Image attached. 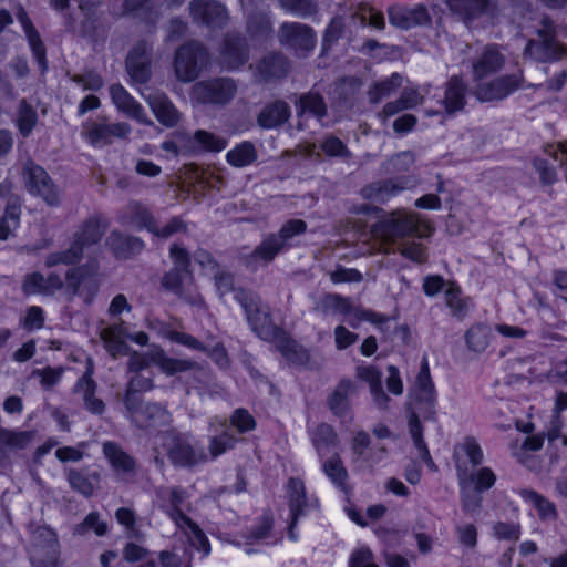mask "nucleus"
I'll list each match as a JSON object with an SVG mask.
<instances>
[{
    "instance_id": "4c0bfd02",
    "label": "nucleus",
    "mask_w": 567,
    "mask_h": 567,
    "mask_svg": "<svg viewBox=\"0 0 567 567\" xmlns=\"http://www.w3.org/2000/svg\"><path fill=\"white\" fill-rule=\"evenodd\" d=\"M503 55L494 48H486L473 62V78L475 81L496 73L503 65Z\"/></svg>"
},
{
    "instance_id": "a211bd4d",
    "label": "nucleus",
    "mask_w": 567,
    "mask_h": 567,
    "mask_svg": "<svg viewBox=\"0 0 567 567\" xmlns=\"http://www.w3.org/2000/svg\"><path fill=\"white\" fill-rule=\"evenodd\" d=\"M279 40L295 51L306 53L313 50L317 42L315 30L300 22H284L279 28Z\"/></svg>"
},
{
    "instance_id": "2eb2a0df",
    "label": "nucleus",
    "mask_w": 567,
    "mask_h": 567,
    "mask_svg": "<svg viewBox=\"0 0 567 567\" xmlns=\"http://www.w3.org/2000/svg\"><path fill=\"white\" fill-rule=\"evenodd\" d=\"M103 454L109 461L116 478L125 484L136 482L137 463L136 460L126 453L117 443L106 441L103 443Z\"/></svg>"
},
{
    "instance_id": "bb28decb",
    "label": "nucleus",
    "mask_w": 567,
    "mask_h": 567,
    "mask_svg": "<svg viewBox=\"0 0 567 567\" xmlns=\"http://www.w3.org/2000/svg\"><path fill=\"white\" fill-rule=\"evenodd\" d=\"M221 64L227 70H236L248 61L246 40L239 34L227 33L220 51Z\"/></svg>"
},
{
    "instance_id": "7c9ffc66",
    "label": "nucleus",
    "mask_w": 567,
    "mask_h": 567,
    "mask_svg": "<svg viewBox=\"0 0 567 567\" xmlns=\"http://www.w3.org/2000/svg\"><path fill=\"white\" fill-rule=\"evenodd\" d=\"M290 116V105L282 100H276L261 109L257 115V124L265 130L277 128L287 123Z\"/></svg>"
},
{
    "instance_id": "9b49d317",
    "label": "nucleus",
    "mask_w": 567,
    "mask_h": 567,
    "mask_svg": "<svg viewBox=\"0 0 567 567\" xmlns=\"http://www.w3.org/2000/svg\"><path fill=\"white\" fill-rule=\"evenodd\" d=\"M23 179L25 188L31 195L41 197L51 207L60 205L59 187L43 167L33 162L24 164Z\"/></svg>"
},
{
    "instance_id": "0e129e2a",
    "label": "nucleus",
    "mask_w": 567,
    "mask_h": 567,
    "mask_svg": "<svg viewBox=\"0 0 567 567\" xmlns=\"http://www.w3.org/2000/svg\"><path fill=\"white\" fill-rule=\"evenodd\" d=\"M33 433L28 431H12L0 427V444L13 450H23L32 441Z\"/></svg>"
},
{
    "instance_id": "ddd939ff",
    "label": "nucleus",
    "mask_w": 567,
    "mask_h": 567,
    "mask_svg": "<svg viewBox=\"0 0 567 567\" xmlns=\"http://www.w3.org/2000/svg\"><path fill=\"white\" fill-rule=\"evenodd\" d=\"M451 14L471 27L484 16L495 17L498 13V0H443Z\"/></svg>"
},
{
    "instance_id": "ea45409f",
    "label": "nucleus",
    "mask_w": 567,
    "mask_h": 567,
    "mask_svg": "<svg viewBox=\"0 0 567 567\" xmlns=\"http://www.w3.org/2000/svg\"><path fill=\"white\" fill-rule=\"evenodd\" d=\"M457 482L466 483L471 488L484 493L491 489L496 483V474L491 467L483 466L475 471L466 470L464 475L462 473L456 474Z\"/></svg>"
},
{
    "instance_id": "39448f33",
    "label": "nucleus",
    "mask_w": 567,
    "mask_h": 567,
    "mask_svg": "<svg viewBox=\"0 0 567 567\" xmlns=\"http://www.w3.org/2000/svg\"><path fill=\"white\" fill-rule=\"evenodd\" d=\"M307 229L308 225L302 219L287 220L277 233H271L264 237L261 243L251 252V258L262 260L266 264L271 262L279 254L293 247L292 240L297 236L303 235Z\"/></svg>"
},
{
    "instance_id": "58836bf2",
    "label": "nucleus",
    "mask_w": 567,
    "mask_h": 567,
    "mask_svg": "<svg viewBox=\"0 0 567 567\" xmlns=\"http://www.w3.org/2000/svg\"><path fill=\"white\" fill-rule=\"evenodd\" d=\"M278 351L290 362L302 363L308 359L306 349L293 340L282 328L276 332V338L270 339Z\"/></svg>"
},
{
    "instance_id": "8fccbe9b",
    "label": "nucleus",
    "mask_w": 567,
    "mask_h": 567,
    "mask_svg": "<svg viewBox=\"0 0 567 567\" xmlns=\"http://www.w3.org/2000/svg\"><path fill=\"white\" fill-rule=\"evenodd\" d=\"M348 323L353 329L360 327L361 322L367 321L371 324L375 326L379 330L383 331V327L390 321V317L372 309L355 307L352 305V310L350 311Z\"/></svg>"
},
{
    "instance_id": "1a4fd4ad",
    "label": "nucleus",
    "mask_w": 567,
    "mask_h": 567,
    "mask_svg": "<svg viewBox=\"0 0 567 567\" xmlns=\"http://www.w3.org/2000/svg\"><path fill=\"white\" fill-rule=\"evenodd\" d=\"M238 90L236 81L228 76L198 81L192 89V97L199 104L225 106L235 97Z\"/></svg>"
},
{
    "instance_id": "a18cd8bd",
    "label": "nucleus",
    "mask_w": 567,
    "mask_h": 567,
    "mask_svg": "<svg viewBox=\"0 0 567 567\" xmlns=\"http://www.w3.org/2000/svg\"><path fill=\"white\" fill-rule=\"evenodd\" d=\"M522 498L530 503L537 511L538 517L543 522H554L558 518V512L555 503L534 489H522L519 492Z\"/></svg>"
},
{
    "instance_id": "603ef678",
    "label": "nucleus",
    "mask_w": 567,
    "mask_h": 567,
    "mask_svg": "<svg viewBox=\"0 0 567 567\" xmlns=\"http://www.w3.org/2000/svg\"><path fill=\"white\" fill-rule=\"evenodd\" d=\"M258 158V153L255 145L249 141H244L237 144L234 148L227 152L226 161L234 167H246Z\"/></svg>"
},
{
    "instance_id": "69168bd1",
    "label": "nucleus",
    "mask_w": 567,
    "mask_h": 567,
    "mask_svg": "<svg viewBox=\"0 0 567 567\" xmlns=\"http://www.w3.org/2000/svg\"><path fill=\"white\" fill-rule=\"evenodd\" d=\"M32 546L47 551L59 550L56 534L48 526H39L33 533Z\"/></svg>"
},
{
    "instance_id": "c85d7f7f",
    "label": "nucleus",
    "mask_w": 567,
    "mask_h": 567,
    "mask_svg": "<svg viewBox=\"0 0 567 567\" xmlns=\"http://www.w3.org/2000/svg\"><path fill=\"white\" fill-rule=\"evenodd\" d=\"M66 481L70 487L84 496L91 497L101 482V472L89 466L82 468H69L65 471Z\"/></svg>"
},
{
    "instance_id": "680f3d73",
    "label": "nucleus",
    "mask_w": 567,
    "mask_h": 567,
    "mask_svg": "<svg viewBox=\"0 0 567 567\" xmlns=\"http://www.w3.org/2000/svg\"><path fill=\"white\" fill-rule=\"evenodd\" d=\"M279 7L287 13L299 18H309L319 12L317 0H277Z\"/></svg>"
},
{
    "instance_id": "0eeeda50",
    "label": "nucleus",
    "mask_w": 567,
    "mask_h": 567,
    "mask_svg": "<svg viewBox=\"0 0 567 567\" xmlns=\"http://www.w3.org/2000/svg\"><path fill=\"white\" fill-rule=\"evenodd\" d=\"M127 369L130 372L138 373L150 365L158 367L167 375H174L178 372H185L196 367V362L190 360L174 359L166 355L159 347H153L150 351L140 353L130 351Z\"/></svg>"
},
{
    "instance_id": "f704fd0d",
    "label": "nucleus",
    "mask_w": 567,
    "mask_h": 567,
    "mask_svg": "<svg viewBox=\"0 0 567 567\" xmlns=\"http://www.w3.org/2000/svg\"><path fill=\"white\" fill-rule=\"evenodd\" d=\"M355 392V384L350 379H342L327 400L333 415L343 417L350 410L349 395Z\"/></svg>"
},
{
    "instance_id": "473e14b6",
    "label": "nucleus",
    "mask_w": 567,
    "mask_h": 567,
    "mask_svg": "<svg viewBox=\"0 0 567 567\" xmlns=\"http://www.w3.org/2000/svg\"><path fill=\"white\" fill-rule=\"evenodd\" d=\"M227 146V141L214 133L205 130H197L192 137L188 138L187 144H184L185 152L189 154L202 152H220Z\"/></svg>"
},
{
    "instance_id": "393cba45",
    "label": "nucleus",
    "mask_w": 567,
    "mask_h": 567,
    "mask_svg": "<svg viewBox=\"0 0 567 567\" xmlns=\"http://www.w3.org/2000/svg\"><path fill=\"white\" fill-rule=\"evenodd\" d=\"M110 95L118 111L144 125H153L144 107L121 84L110 86Z\"/></svg>"
},
{
    "instance_id": "72a5a7b5",
    "label": "nucleus",
    "mask_w": 567,
    "mask_h": 567,
    "mask_svg": "<svg viewBox=\"0 0 567 567\" xmlns=\"http://www.w3.org/2000/svg\"><path fill=\"white\" fill-rule=\"evenodd\" d=\"M148 104L157 121L166 127H174L181 120V114L171 100L163 93L148 96Z\"/></svg>"
},
{
    "instance_id": "6e6552de",
    "label": "nucleus",
    "mask_w": 567,
    "mask_h": 567,
    "mask_svg": "<svg viewBox=\"0 0 567 567\" xmlns=\"http://www.w3.org/2000/svg\"><path fill=\"white\" fill-rule=\"evenodd\" d=\"M209 63L207 49L197 41H189L181 45L174 58L176 78L182 82L196 80L202 70Z\"/></svg>"
},
{
    "instance_id": "aec40b11",
    "label": "nucleus",
    "mask_w": 567,
    "mask_h": 567,
    "mask_svg": "<svg viewBox=\"0 0 567 567\" xmlns=\"http://www.w3.org/2000/svg\"><path fill=\"white\" fill-rule=\"evenodd\" d=\"M189 12L194 22L212 29L223 28L227 20V9L216 0H193Z\"/></svg>"
},
{
    "instance_id": "423d86ee",
    "label": "nucleus",
    "mask_w": 567,
    "mask_h": 567,
    "mask_svg": "<svg viewBox=\"0 0 567 567\" xmlns=\"http://www.w3.org/2000/svg\"><path fill=\"white\" fill-rule=\"evenodd\" d=\"M237 302L245 311L251 330L262 340L276 338L280 327L275 324L267 307L261 303L260 297L252 291H238Z\"/></svg>"
},
{
    "instance_id": "79ce46f5",
    "label": "nucleus",
    "mask_w": 567,
    "mask_h": 567,
    "mask_svg": "<svg viewBox=\"0 0 567 567\" xmlns=\"http://www.w3.org/2000/svg\"><path fill=\"white\" fill-rule=\"evenodd\" d=\"M310 440L320 458L326 456L331 449L339 444V437L334 429L328 423H320L310 432Z\"/></svg>"
},
{
    "instance_id": "4d7b16f0",
    "label": "nucleus",
    "mask_w": 567,
    "mask_h": 567,
    "mask_svg": "<svg viewBox=\"0 0 567 567\" xmlns=\"http://www.w3.org/2000/svg\"><path fill=\"white\" fill-rule=\"evenodd\" d=\"M37 124L38 113L35 109L27 101V99H22L19 102L16 118V125L18 127L19 133L23 137H28L31 135Z\"/></svg>"
},
{
    "instance_id": "9d476101",
    "label": "nucleus",
    "mask_w": 567,
    "mask_h": 567,
    "mask_svg": "<svg viewBox=\"0 0 567 567\" xmlns=\"http://www.w3.org/2000/svg\"><path fill=\"white\" fill-rule=\"evenodd\" d=\"M539 39L527 42L524 54L542 63H551L560 60L565 54V48L556 40L553 23L548 19L543 20V28L537 31Z\"/></svg>"
},
{
    "instance_id": "5fc2aeb1",
    "label": "nucleus",
    "mask_w": 567,
    "mask_h": 567,
    "mask_svg": "<svg viewBox=\"0 0 567 567\" xmlns=\"http://www.w3.org/2000/svg\"><path fill=\"white\" fill-rule=\"evenodd\" d=\"M115 518L120 525L125 529V535L128 539L143 543L146 539V534L137 526L136 513L128 507H120L115 511Z\"/></svg>"
},
{
    "instance_id": "e433bc0d",
    "label": "nucleus",
    "mask_w": 567,
    "mask_h": 567,
    "mask_svg": "<svg viewBox=\"0 0 567 567\" xmlns=\"http://www.w3.org/2000/svg\"><path fill=\"white\" fill-rule=\"evenodd\" d=\"M297 116L301 117L306 113L316 117L319 122H321L328 114V106L324 97L313 89L307 93H302L297 102Z\"/></svg>"
},
{
    "instance_id": "c756f323",
    "label": "nucleus",
    "mask_w": 567,
    "mask_h": 567,
    "mask_svg": "<svg viewBox=\"0 0 567 567\" xmlns=\"http://www.w3.org/2000/svg\"><path fill=\"white\" fill-rule=\"evenodd\" d=\"M105 245L116 259H131L144 249V241L135 236L124 235L113 230L106 238Z\"/></svg>"
},
{
    "instance_id": "09e8293b",
    "label": "nucleus",
    "mask_w": 567,
    "mask_h": 567,
    "mask_svg": "<svg viewBox=\"0 0 567 567\" xmlns=\"http://www.w3.org/2000/svg\"><path fill=\"white\" fill-rule=\"evenodd\" d=\"M186 278H189L188 274L172 268L169 271L165 272L162 277L161 285L162 287L178 296L179 298L185 299L190 305H199L202 302V298L198 295L195 296H184L183 295V282Z\"/></svg>"
},
{
    "instance_id": "338daca9",
    "label": "nucleus",
    "mask_w": 567,
    "mask_h": 567,
    "mask_svg": "<svg viewBox=\"0 0 567 567\" xmlns=\"http://www.w3.org/2000/svg\"><path fill=\"white\" fill-rule=\"evenodd\" d=\"M460 499L463 512L475 513L482 508V493L471 488L466 483L458 482Z\"/></svg>"
},
{
    "instance_id": "de8ad7c7",
    "label": "nucleus",
    "mask_w": 567,
    "mask_h": 567,
    "mask_svg": "<svg viewBox=\"0 0 567 567\" xmlns=\"http://www.w3.org/2000/svg\"><path fill=\"white\" fill-rule=\"evenodd\" d=\"M423 102V97L416 90H403L400 97L395 101L388 102L379 116H382L383 120H386L401 111L414 109L419 104Z\"/></svg>"
},
{
    "instance_id": "2f4dec72",
    "label": "nucleus",
    "mask_w": 567,
    "mask_h": 567,
    "mask_svg": "<svg viewBox=\"0 0 567 567\" xmlns=\"http://www.w3.org/2000/svg\"><path fill=\"white\" fill-rule=\"evenodd\" d=\"M357 378L367 382L375 405L381 409H388L390 398L383 390L382 372L374 365H359L355 370Z\"/></svg>"
},
{
    "instance_id": "6ab92c4d",
    "label": "nucleus",
    "mask_w": 567,
    "mask_h": 567,
    "mask_svg": "<svg viewBox=\"0 0 567 567\" xmlns=\"http://www.w3.org/2000/svg\"><path fill=\"white\" fill-rule=\"evenodd\" d=\"M388 17L391 25L410 30L416 27H426L432 22V18L425 6L417 4L413 8L393 4L388 8Z\"/></svg>"
},
{
    "instance_id": "f8f14e48",
    "label": "nucleus",
    "mask_w": 567,
    "mask_h": 567,
    "mask_svg": "<svg viewBox=\"0 0 567 567\" xmlns=\"http://www.w3.org/2000/svg\"><path fill=\"white\" fill-rule=\"evenodd\" d=\"M417 220L414 214L404 209H396L384 214L383 217L372 226V231L384 239L403 238L417 233Z\"/></svg>"
},
{
    "instance_id": "f03ea898",
    "label": "nucleus",
    "mask_w": 567,
    "mask_h": 567,
    "mask_svg": "<svg viewBox=\"0 0 567 567\" xmlns=\"http://www.w3.org/2000/svg\"><path fill=\"white\" fill-rule=\"evenodd\" d=\"M162 446L174 467L192 468L207 461L204 446L190 433L177 429L162 433Z\"/></svg>"
},
{
    "instance_id": "b1692460",
    "label": "nucleus",
    "mask_w": 567,
    "mask_h": 567,
    "mask_svg": "<svg viewBox=\"0 0 567 567\" xmlns=\"http://www.w3.org/2000/svg\"><path fill=\"white\" fill-rule=\"evenodd\" d=\"M452 458L454 461L456 474L468 470V465L477 467L484 461V453L481 445L473 436H466L462 442L454 446Z\"/></svg>"
},
{
    "instance_id": "052dcab7",
    "label": "nucleus",
    "mask_w": 567,
    "mask_h": 567,
    "mask_svg": "<svg viewBox=\"0 0 567 567\" xmlns=\"http://www.w3.org/2000/svg\"><path fill=\"white\" fill-rule=\"evenodd\" d=\"M350 18L353 21H359L361 27H364L367 23L379 30L382 31L385 28V19L381 11L374 10V8L370 7L367 3H360L358 11L351 13Z\"/></svg>"
},
{
    "instance_id": "5701e85b",
    "label": "nucleus",
    "mask_w": 567,
    "mask_h": 567,
    "mask_svg": "<svg viewBox=\"0 0 567 567\" xmlns=\"http://www.w3.org/2000/svg\"><path fill=\"white\" fill-rule=\"evenodd\" d=\"M131 133L127 123H92L86 127V140L94 147H104L113 143L114 138H126Z\"/></svg>"
},
{
    "instance_id": "3c124183",
    "label": "nucleus",
    "mask_w": 567,
    "mask_h": 567,
    "mask_svg": "<svg viewBox=\"0 0 567 567\" xmlns=\"http://www.w3.org/2000/svg\"><path fill=\"white\" fill-rule=\"evenodd\" d=\"M153 388L154 382L152 378L136 373L126 384L125 392L122 398L123 405H131V401H134V404L144 401L142 393L151 391Z\"/></svg>"
},
{
    "instance_id": "7ed1b4c3",
    "label": "nucleus",
    "mask_w": 567,
    "mask_h": 567,
    "mask_svg": "<svg viewBox=\"0 0 567 567\" xmlns=\"http://www.w3.org/2000/svg\"><path fill=\"white\" fill-rule=\"evenodd\" d=\"M125 417L136 429L146 432L150 435L159 434L162 436L163 427H168L173 423V415L167 406L161 402L142 401L124 406Z\"/></svg>"
},
{
    "instance_id": "49530a36",
    "label": "nucleus",
    "mask_w": 567,
    "mask_h": 567,
    "mask_svg": "<svg viewBox=\"0 0 567 567\" xmlns=\"http://www.w3.org/2000/svg\"><path fill=\"white\" fill-rule=\"evenodd\" d=\"M315 310L328 316L331 313H340L343 316L350 315L352 310V302L349 297H343L339 293H324L317 302Z\"/></svg>"
},
{
    "instance_id": "c9c22d12",
    "label": "nucleus",
    "mask_w": 567,
    "mask_h": 567,
    "mask_svg": "<svg viewBox=\"0 0 567 567\" xmlns=\"http://www.w3.org/2000/svg\"><path fill=\"white\" fill-rule=\"evenodd\" d=\"M493 339V329L485 322L473 323L464 333L466 348L474 353H483Z\"/></svg>"
},
{
    "instance_id": "f257e3e1",
    "label": "nucleus",
    "mask_w": 567,
    "mask_h": 567,
    "mask_svg": "<svg viewBox=\"0 0 567 567\" xmlns=\"http://www.w3.org/2000/svg\"><path fill=\"white\" fill-rule=\"evenodd\" d=\"M406 410L409 433L413 444L419 451L421 460L432 471H436L437 467L423 437V425L421 423V417L424 420H435L436 415V393L430 374L429 363L425 359L421 363Z\"/></svg>"
},
{
    "instance_id": "864d4df0",
    "label": "nucleus",
    "mask_w": 567,
    "mask_h": 567,
    "mask_svg": "<svg viewBox=\"0 0 567 567\" xmlns=\"http://www.w3.org/2000/svg\"><path fill=\"white\" fill-rule=\"evenodd\" d=\"M288 505L290 514L305 515L307 503L306 487L299 477H290L288 481Z\"/></svg>"
},
{
    "instance_id": "4468645a",
    "label": "nucleus",
    "mask_w": 567,
    "mask_h": 567,
    "mask_svg": "<svg viewBox=\"0 0 567 567\" xmlns=\"http://www.w3.org/2000/svg\"><path fill=\"white\" fill-rule=\"evenodd\" d=\"M522 71L502 75L489 82H481L475 86L474 94L481 102L502 101L516 92L523 84Z\"/></svg>"
},
{
    "instance_id": "20e7f679",
    "label": "nucleus",
    "mask_w": 567,
    "mask_h": 567,
    "mask_svg": "<svg viewBox=\"0 0 567 567\" xmlns=\"http://www.w3.org/2000/svg\"><path fill=\"white\" fill-rule=\"evenodd\" d=\"M101 282L102 274L96 258H89L86 262L71 267L65 272V292L82 298L87 305L96 297Z\"/></svg>"
},
{
    "instance_id": "a19ab883",
    "label": "nucleus",
    "mask_w": 567,
    "mask_h": 567,
    "mask_svg": "<svg viewBox=\"0 0 567 567\" xmlns=\"http://www.w3.org/2000/svg\"><path fill=\"white\" fill-rule=\"evenodd\" d=\"M288 71L289 61L280 53H271L258 64V73L265 82L281 79L287 75Z\"/></svg>"
},
{
    "instance_id": "dca6fc26",
    "label": "nucleus",
    "mask_w": 567,
    "mask_h": 567,
    "mask_svg": "<svg viewBox=\"0 0 567 567\" xmlns=\"http://www.w3.org/2000/svg\"><path fill=\"white\" fill-rule=\"evenodd\" d=\"M414 184L415 181L410 176H398L372 182L363 186L360 194L364 199L385 204L404 189L414 186Z\"/></svg>"
},
{
    "instance_id": "13d9d810",
    "label": "nucleus",
    "mask_w": 567,
    "mask_h": 567,
    "mask_svg": "<svg viewBox=\"0 0 567 567\" xmlns=\"http://www.w3.org/2000/svg\"><path fill=\"white\" fill-rule=\"evenodd\" d=\"M83 258V251L73 241L68 249L51 252L45 257L44 265L48 268L55 267L58 265L65 266H80L79 262Z\"/></svg>"
},
{
    "instance_id": "37998d69",
    "label": "nucleus",
    "mask_w": 567,
    "mask_h": 567,
    "mask_svg": "<svg viewBox=\"0 0 567 567\" xmlns=\"http://www.w3.org/2000/svg\"><path fill=\"white\" fill-rule=\"evenodd\" d=\"M322 471L334 487L346 494L351 491V487L348 484V471L338 453H334L330 458L322 462Z\"/></svg>"
},
{
    "instance_id": "cd10ccee",
    "label": "nucleus",
    "mask_w": 567,
    "mask_h": 567,
    "mask_svg": "<svg viewBox=\"0 0 567 567\" xmlns=\"http://www.w3.org/2000/svg\"><path fill=\"white\" fill-rule=\"evenodd\" d=\"M97 384L93 380V368L89 365L83 375L74 384L73 392L80 393L86 411L94 415H101L105 411V403L96 394Z\"/></svg>"
},
{
    "instance_id": "e2e57ef3",
    "label": "nucleus",
    "mask_w": 567,
    "mask_h": 567,
    "mask_svg": "<svg viewBox=\"0 0 567 567\" xmlns=\"http://www.w3.org/2000/svg\"><path fill=\"white\" fill-rule=\"evenodd\" d=\"M25 38L30 45L33 58L35 59L41 72H45L48 70V61H47V49L40 37V33L35 29V27L24 31Z\"/></svg>"
},
{
    "instance_id": "bf43d9fd",
    "label": "nucleus",
    "mask_w": 567,
    "mask_h": 567,
    "mask_svg": "<svg viewBox=\"0 0 567 567\" xmlns=\"http://www.w3.org/2000/svg\"><path fill=\"white\" fill-rule=\"evenodd\" d=\"M402 85V76L393 73L380 82H375L368 91L369 101L373 104L379 103L382 99L390 96Z\"/></svg>"
},
{
    "instance_id": "774afa93",
    "label": "nucleus",
    "mask_w": 567,
    "mask_h": 567,
    "mask_svg": "<svg viewBox=\"0 0 567 567\" xmlns=\"http://www.w3.org/2000/svg\"><path fill=\"white\" fill-rule=\"evenodd\" d=\"M414 154L410 151L396 153L384 163V172L386 174H400L408 172L414 164Z\"/></svg>"
},
{
    "instance_id": "c03bdc74",
    "label": "nucleus",
    "mask_w": 567,
    "mask_h": 567,
    "mask_svg": "<svg viewBox=\"0 0 567 567\" xmlns=\"http://www.w3.org/2000/svg\"><path fill=\"white\" fill-rule=\"evenodd\" d=\"M21 217V199L18 196H10L3 215L0 217V240H7L19 227Z\"/></svg>"
},
{
    "instance_id": "a878e982",
    "label": "nucleus",
    "mask_w": 567,
    "mask_h": 567,
    "mask_svg": "<svg viewBox=\"0 0 567 567\" xmlns=\"http://www.w3.org/2000/svg\"><path fill=\"white\" fill-rule=\"evenodd\" d=\"M107 226V223L101 216H91L86 218L73 234L72 241L84 252V249L97 245L101 241Z\"/></svg>"
},
{
    "instance_id": "412c9836",
    "label": "nucleus",
    "mask_w": 567,
    "mask_h": 567,
    "mask_svg": "<svg viewBox=\"0 0 567 567\" xmlns=\"http://www.w3.org/2000/svg\"><path fill=\"white\" fill-rule=\"evenodd\" d=\"M246 17L247 30L252 35H267L272 31L270 8L266 0H239Z\"/></svg>"
},
{
    "instance_id": "4be33fe9",
    "label": "nucleus",
    "mask_w": 567,
    "mask_h": 567,
    "mask_svg": "<svg viewBox=\"0 0 567 567\" xmlns=\"http://www.w3.org/2000/svg\"><path fill=\"white\" fill-rule=\"evenodd\" d=\"M468 85L460 75H452L444 84V96L441 101L444 113L454 116L464 111L467 103Z\"/></svg>"
},
{
    "instance_id": "f3484780",
    "label": "nucleus",
    "mask_w": 567,
    "mask_h": 567,
    "mask_svg": "<svg viewBox=\"0 0 567 567\" xmlns=\"http://www.w3.org/2000/svg\"><path fill=\"white\" fill-rule=\"evenodd\" d=\"M152 49V44L146 40H141L127 54L126 71L135 84H145L151 79Z\"/></svg>"
},
{
    "instance_id": "6e6d98bb",
    "label": "nucleus",
    "mask_w": 567,
    "mask_h": 567,
    "mask_svg": "<svg viewBox=\"0 0 567 567\" xmlns=\"http://www.w3.org/2000/svg\"><path fill=\"white\" fill-rule=\"evenodd\" d=\"M445 302L451 315L457 320H463L468 312V299L462 297L461 287L456 282H450L445 290Z\"/></svg>"
}]
</instances>
